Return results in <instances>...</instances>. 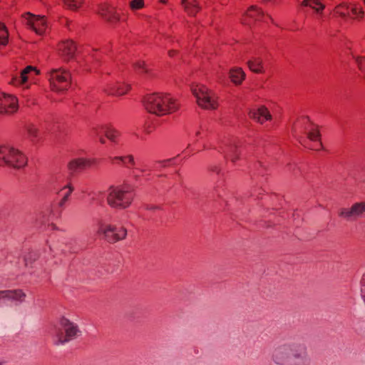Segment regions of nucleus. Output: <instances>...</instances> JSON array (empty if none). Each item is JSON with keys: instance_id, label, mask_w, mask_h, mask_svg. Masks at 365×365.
I'll return each instance as SVG.
<instances>
[{"instance_id": "nucleus-18", "label": "nucleus", "mask_w": 365, "mask_h": 365, "mask_svg": "<svg viewBox=\"0 0 365 365\" xmlns=\"http://www.w3.org/2000/svg\"><path fill=\"white\" fill-rule=\"evenodd\" d=\"M26 294L21 290H3L0 291V300L10 299L16 301H23Z\"/></svg>"}, {"instance_id": "nucleus-25", "label": "nucleus", "mask_w": 365, "mask_h": 365, "mask_svg": "<svg viewBox=\"0 0 365 365\" xmlns=\"http://www.w3.org/2000/svg\"><path fill=\"white\" fill-rule=\"evenodd\" d=\"M230 77L234 83L240 84L245 79V73L240 68H233L230 72Z\"/></svg>"}, {"instance_id": "nucleus-33", "label": "nucleus", "mask_w": 365, "mask_h": 365, "mask_svg": "<svg viewBox=\"0 0 365 365\" xmlns=\"http://www.w3.org/2000/svg\"><path fill=\"white\" fill-rule=\"evenodd\" d=\"M73 190V188L70 185H65L60 190L58 194H59V196L61 197L62 198H64V200H68Z\"/></svg>"}, {"instance_id": "nucleus-12", "label": "nucleus", "mask_w": 365, "mask_h": 365, "mask_svg": "<svg viewBox=\"0 0 365 365\" xmlns=\"http://www.w3.org/2000/svg\"><path fill=\"white\" fill-rule=\"evenodd\" d=\"M265 16L264 12L256 6H251L247 11L245 16L242 19V23L247 25H251L252 23L258 21H264Z\"/></svg>"}, {"instance_id": "nucleus-30", "label": "nucleus", "mask_w": 365, "mask_h": 365, "mask_svg": "<svg viewBox=\"0 0 365 365\" xmlns=\"http://www.w3.org/2000/svg\"><path fill=\"white\" fill-rule=\"evenodd\" d=\"M65 6L71 9L77 10L83 3V0H63Z\"/></svg>"}, {"instance_id": "nucleus-19", "label": "nucleus", "mask_w": 365, "mask_h": 365, "mask_svg": "<svg viewBox=\"0 0 365 365\" xmlns=\"http://www.w3.org/2000/svg\"><path fill=\"white\" fill-rule=\"evenodd\" d=\"M130 86L118 83V84H110L106 89L105 91L111 96H122L127 93L129 90Z\"/></svg>"}, {"instance_id": "nucleus-5", "label": "nucleus", "mask_w": 365, "mask_h": 365, "mask_svg": "<svg viewBox=\"0 0 365 365\" xmlns=\"http://www.w3.org/2000/svg\"><path fill=\"white\" fill-rule=\"evenodd\" d=\"M60 324L65 334L61 329L56 330L54 336L55 344H65L81 334V331L79 329L77 324L71 322L70 320L63 318L61 319Z\"/></svg>"}, {"instance_id": "nucleus-16", "label": "nucleus", "mask_w": 365, "mask_h": 365, "mask_svg": "<svg viewBox=\"0 0 365 365\" xmlns=\"http://www.w3.org/2000/svg\"><path fill=\"white\" fill-rule=\"evenodd\" d=\"M58 49L61 55L66 59L69 60L73 58L76 47L73 41H66L59 44Z\"/></svg>"}, {"instance_id": "nucleus-24", "label": "nucleus", "mask_w": 365, "mask_h": 365, "mask_svg": "<svg viewBox=\"0 0 365 365\" xmlns=\"http://www.w3.org/2000/svg\"><path fill=\"white\" fill-rule=\"evenodd\" d=\"M302 6L312 8L319 14H321L325 8V5L319 0H304L302 2Z\"/></svg>"}, {"instance_id": "nucleus-10", "label": "nucleus", "mask_w": 365, "mask_h": 365, "mask_svg": "<svg viewBox=\"0 0 365 365\" xmlns=\"http://www.w3.org/2000/svg\"><path fill=\"white\" fill-rule=\"evenodd\" d=\"M27 24L38 35H42L46 29V23L43 16H35L30 13L25 15Z\"/></svg>"}, {"instance_id": "nucleus-22", "label": "nucleus", "mask_w": 365, "mask_h": 365, "mask_svg": "<svg viewBox=\"0 0 365 365\" xmlns=\"http://www.w3.org/2000/svg\"><path fill=\"white\" fill-rule=\"evenodd\" d=\"M249 68L256 73H261L264 72L262 59L259 57H254L247 61Z\"/></svg>"}, {"instance_id": "nucleus-48", "label": "nucleus", "mask_w": 365, "mask_h": 365, "mask_svg": "<svg viewBox=\"0 0 365 365\" xmlns=\"http://www.w3.org/2000/svg\"><path fill=\"white\" fill-rule=\"evenodd\" d=\"M319 146L322 147V143L321 142L319 143Z\"/></svg>"}, {"instance_id": "nucleus-50", "label": "nucleus", "mask_w": 365, "mask_h": 365, "mask_svg": "<svg viewBox=\"0 0 365 365\" xmlns=\"http://www.w3.org/2000/svg\"><path fill=\"white\" fill-rule=\"evenodd\" d=\"M140 171L143 173V172H145V170L142 169V170H140Z\"/></svg>"}, {"instance_id": "nucleus-9", "label": "nucleus", "mask_w": 365, "mask_h": 365, "mask_svg": "<svg viewBox=\"0 0 365 365\" xmlns=\"http://www.w3.org/2000/svg\"><path fill=\"white\" fill-rule=\"evenodd\" d=\"M18 99L13 96L0 93V114L11 115L18 110Z\"/></svg>"}, {"instance_id": "nucleus-38", "label": "nucleus", "mask_w": 365, "mask_h": 365, "mask_svg": "<svg viewBox=\"0 0 365 365\" xmlns=\"http://www.w3.org/2000/svg\"><path fill=\"white\" fill-rule=\"evenodd\" d=\"M360 284H361V289H360L361 297L365 304V273L363 274V276L361 277Z\"/></svg>"}, {"instance_id": "nucleus-41", "label": "nucleus", "mask_w": 365, "mask_h": 365, "mask_svg": "<svg viewBox=\"0 0 365 365\" xmlns=\"http://www.w3.org/2000/svg\"><path fill=\"white\" fill-rule=\"evenodd\" d=\"M356 62H357V63H358V65L359 66V68L361 70H363L364 68H363V66H362V58H356Z\"/></svg>"}, {"instance_id": "nucleus-45", "label": "nucleus", "mask_w": 365, "mask_h": 365, "mask_svg": "<svg viewBox=\"0 0 365 365\" xmlns=\"http://www.w3.org/2000/svg\"><path fill=\"white\" fill-rule=\"evenodd\" d=\"M176 53V51L175 50H170L168 51V54L170 56H173V55Z\"/></svg>"}, {"instance_id": "nucleus-31", "label": "nucleus", "mask_w": 365, "mask_h": 365, "mask_svg": "<svg viewBox=\"0 0 365 365\" xmlns=\"http://www.w3.org/2000/svg\"><path fill=\"white\" fill-rule=\"evenodd\" d=\"M136 72L140 74H147L149 73V69L147 68L143 61H137L133 65Z\"/></svg>"}, {"instance_id": "nucleus-29", "label": "nucleus", "mask_w": 365, "mask_h": 365, "mask_svg": "<svg viewBox=\"0 0 365 365\" xmlns=\"http://www.w3.org/2000/svg\"><path fill=\"white\" fill-rule=\"evenodd\" d=\"M26 129L29 137L32 140H34V138H36L38 135V130L33 123H28L26 125Z\"/></svg>"}, {"instance_id": "nucleus-3", "label": "nucleus", "mask_w": 365, "mask_h": 365, "mask_svg": "<svg viewBox=\"0 0 365 365\" xmlns=\"http://www.w3.org/2000/svg\"><path fill=\"white\" fill-rule=\"evenodd\" d=\"M26 164L27 158L21 151L11 145H0V167L21 169Z\"/></svg>"}, {"instance_id": "nucleus-44", "label": "nucleus", "mask_w": 365, "mask_h": 365, "mask_svg": "<svg viewBox=\"0 0 365 365\" xmlns=\"http://www.w3.org/2000/svg\"><path fill=\"white\" fill-rule=\"evenodd\" d=\"M158 208H159V207L155 206V205H148L147 206V210H155Z\"/></svg>"}, {"instance_id": "nucleus-43", "label": "nucleus", "mask_w": 365, "mask_h": 365, "mask_svg": "<svg viewBox=\"0 0 365 365\" xmlns=\"http://www.w3.org/2000/svg\"><path fill=\"white\" fill-rule=\"evenodd\" d=\"M117 158H123V156H115V157H113V158H110V160L113 162V163H118V162H120V159H117Z\"/></svg>"}, {"instance_id": "nucleus-13", "label": "nucleus", "mask_w": 365, "mask_h": 365, "mask_svg": "<svg viewBox=\"0 0 365 365\" xmlns=\"http://www.w3.org/2000/svg\"><path fill=\"white\" fill-rule=\"evenodd\" d=\"M95 163V159L77 158L72 160L68 167L71 172L75 173L90 168Z\"/></svg>"}, {"instance_id": "nucleus-28", "label": "nucleus", "mask_w": 365, "mask_h": 365, "mask_svg": "<svg viewBox=\"0 0 365 365\" xmlns=\"http://www.w3.org/2000/svg\"><path fill=\"white\" fill-rule=\"evenodd\" d=\"M9 33L6 26L0 23V45L5 46L8 43Z\"/></svg>"}, {"instance_id": "nucleus-39", "label": "nucleus", "mask_w": 365, "mask_h": 365, "mask_svg": "<svg viewBox=\"0 0 365 365\" xmlns=\"http://www.w3.org/2000/svg\"><path fill=\"white\" fill-rule=\"evenodd\" d=\"M351 13L355 16V18H361L364 14V11L361 8L353 7L351 8Z\"/></svg>"}, {"instance_id": "nucleus-14", "label": "nucleus", "mask_w": 365, "mask_h": 365, "mask_svg": "<svg viewBox=\"0 0 365 365\" xmlns=\"http://www.w3.org/2000/svg\"><path fill=\"white\" fill-rule=\"evenodd\" d=\"M100 14L106 21L113 24L120 20V14L113 6H104L102 7Z\"/></svg>"}, {"instance_id": "nucleus-4", "label": "nucleus", "mask_w": 365, "mask_h": 365, "mask_svg": "<svg viewBox=\"0 0 365 365\" xmlns=\"http://www.w3.org/2000/svg\"><path fill=\"white\" fill-rule=\"evenodd\" d=\"M133 188L130 185L122 187H110L108 190V204L114 208L125 209L133 199Z\"/></svg>"}, {"instance_id": "nucleus-23", "label": "nucleus", "mask_w": 365, "mask_h": 365, "mask_svg": "<svg viewBox=\"0 0 365 365\" xmlns=\"http://www.w3.org/2000/svg\"><path fill=\"white\" fill-rule=\"evenodd\" d=\"M181 3L185 11L190 16H194L200 9L197 0H182Z\"/></svg>"}, {"instance_id": "nucleus-42", "label": "nucleus", "mask_w": 365, "mask_h": 365, "mask_svg": "<svg viewBox=\"0 0 365 365\" xmlns=\"http://www.w3.org/2000/svg\"><path fill=\"white\" fill-rule=\"evenodd\" d=\"M68 200H64V198H62L60 200L59 202H58V206L60 207H63L65 205V203Z\"/></svg>"}, {"instance_id": "nucleus-20", "label": "nucleus", "mask_w": 365, "mask_h": 365, "mask_svg": "<svg viewBox=\"0 0 365 365\" xmlns=\"http://www.w3.org/2000/svg\"><path fill=\"white\" fill-rule=\"evenodd\" d=\"M34 70H35V68H34L33 66H27L26 68H24V70H22L21 71L19 76H13L10 83L14 86H19V85L24 84L27 81L28 73Z\"/></svg>"}, {"instance_id": "nucleus-17", "label": "nucleus", "mask_w": 365, "mask_h": 365, "mask_svg": "<svg viewBox=\"0 0 365 365\" xmlns=\"http://www.w3.org/2000/svg\"><path fill=\"white\" fill-rule=\"evenodd\" d=\"M212 149H217L220 153H225L226 156H228L232 162L238 158L237 145L235 143H229L225 146H220L218 148L215 147H210Z\"/></svg>"}, {"instance_id": "nucleus-49", "label": "nucleus", "mask_w": 365, "mask_h": 365, "mask_svg": "<svg viewBox=\"0 0 365 365\" xmlns=\"http://www.w3.org/2000/svg\"><path fill=\"white\" fill-rule=\"evenodd\" d=\"M267 18L270 19L272 20V18L269 16H267Z\"/></svg>"}, {"instance_id": "nucleus-46", "label": "nucleus", "mask_w": 365, "mask_h": 365, "mask_svg": "<svg viewBox=\"0 0 365 365\" xmlns=\"http://www.w3.org/2000/svg\"><path fill=\"white\" fill-rule=\"evenodd\" d=\"M200 135V132L198 130L196 132L195 135L199 136Z\"/></svg>"}, {"instance_id": "nucleus-36", "label": "nucleus", "mask_w": 365, "mask_h": 365, "mask_svg": "<svg viewBox=\"0 0 365 365\" xmlns=\"http://www.w3.org/2000/svg\"><path fill=\"white\" fill-rule=\"evenodd\" d=\"M143 0H133L130 2V5L132 9H139L143 6Z\"/></svg>"}, {"instance_id": "nucleus-32", "label": "nucleus", "mask_w": 365, "mask_h": 365, "mask_svg": "<svg viewBox=\"0 0 365 365\" xmlns=\"http://www.w3.org/2000/svg\"><path fill=\"white\" fill-rule=\"evenodd\" d=\"M92 203H97L99 205L103 204V192L102 191H97L94 192L91 194V198Z\"/></svg>"}, {"instance_id": "nucleus-27", "label": "nucleus", "mask_w": 365, "mask_h": 365, "mask_svg": "<svg viewBox=\"0 0 365 365\" xmlns=\"http://www.w3.org/2000/svg\"><path fill=\"white\" fill-rule=\"evenodd\" d=\"M23 257L25 265L29 266L38 258V254L34 251H29L25 252Z\"/></svg>"}, {"instance_id": "nucleus-40", "label": "nucleus", "mask_w": 365, "mask_h": 365, "mask_svg": "<svg viewBox=\"0 0 365 365\" xmlns=\"http://www.w3.org/2000/svg\"><path fill=\"white\" fill-rule=\"evenodd\" d=\"M171 159H168V160H160V161H158L156 163L160 165V166L162 167H165L167 166V163L170 161Z\"/></svg>"}, {"instance_id": "nucleus-35", "label": "nucleus", "mask_w": 365, "mask_h": 365, "mask_svg": "<svg viewBox=\"0 0 365 365\" xmlns=\"http://www.w3.org/2000/svg\"><path fill=\"white\" fill-rule=\"evenodd\" d=\"M347 10L348 7L346 5H339L335 8L334 11L341 17H346L347 16Z\"/></svg>"}, {"instance_id": "nucleus-7", "label": "nucleus", "mask_w": 365, "mask_h": 365, "mask_svg": "<svg viewBox=\"0 0 365 365\" xmlns=\"http://www.w3.org/2000/svg\"><path fill=\"white\" fill-rule=\"evenodd\" d=\"M50 83L53 91L61 92L68 90L71 83L69 71L59 68H54L50 73Z\"/></svg>"}, {"instance_id": "nucleus-37", "label": "nucleus", "mask_w": 365, "mask_h": 365, "mask_svg": "<svg viewBox=\"0 0 365 365\" xmlns=\"http://www.w3.org/2000/svg\"><path fill=\"white\" fill-rule=\"evenodd\" d=\"M93 134L99 138V141L101 144L106 143V140L104 138H103L101 135L102 130H101V126L99 128H93Z\"/></svg>"}, {"instance_id": "nucleus-47", "label": "nucleus", "mask_w": 365, "mask_h": 365, "mask_svg": "<svg viewBox=\"0 0 365 365\" xmlns=\"http://www.w3.org/2000/svg\"><path fill=\"white\" fill-rule=\"evenodd\" d=\"M215 193L217 194V196H219V197L220 196V194L217 192V190H215Z\"/></svg>"}, {"instance_id": "nucleus-15", "label": "nucleus", "mask_w": 365, "mask_h": 365, "mask_svg": "<svg viewBox=\"0 0 365 365\" xmlns=\"http://www.w3.org/2000/svg\"><path fill=\"white\" fill-rule=\"evenodd\" d=\"M250 117L260 123H263L265 120H271L272 115L267 110V108L261 106L257 110H251L249 113Z\"/></svg>"}, {"instance_id": "nucleus-1", "label": "nucleus", "mask_w": 365, "mask_h": 365, "mask_svg": "<svg viewBox=\"0 0 365 365\" xmlns=\"http://www.w3.org/2000/svg\"><path fill=\"white\" fill-rule=\"evenodd\" d=\"M271 358L276 365H309L311 362L307 344L297 341L277 346Z\"/></svg>"}, {"instance_id": "nucleus-21", "label": "nucleus", "mask_w": 365, "mask_h": 365, "mask_svg": "<svg viewBox=\"0 0 365 365\" xmlns=\"http://www.w3.org/2000/svg\"><path fill=\"white\" fill-rule=\"evenodd\" d=\"M101 130L108 140L111 142L117 143L118 138L120 135L118 130L109 125H101Z\"/></svg>"}, {"instance_id": "nucleus-11", "label": "nucleus", "mask_w": 365, "mask_h": 365, "mask_svg": "<svg viewBox=\"0 0 365 365\" xmlns=\"http://www.w3.org/2000/svg\"><path fill=\"white\" fill-rule=\"evenodd\" d=\"M364 213H365V202H361L354 204L349 210L341 209L339 212V216L351 220L362 216Z\"/></svg>"}, {"instance_id": "nucleus-8", "label": "nucleus", "mask_w": 365, "mask_h": 365, "mask_svg": "<svg viewBox=\"0 0 365 365\" xmlns=\"http://www.w3.org/2000/svg\"><path fill=\"white\" fill-rule=\"evenodd\" d=\"M98 232L110 243H114L125 238L127 230L124 227L117 228L112 225L101 224Z\"/></svg>"}, {"instance_id": "nucleus-2", "label": "nucleus", "mask_w": 365, "mask_h": 365, "mask_svg": "<svg viewBox=\"0 0 365 365\" xmlns=\"http://www.w3.org/2000/svg\"><path fill=\"white\" fill-rule=\"evenodd\" d=\"M145 109L150 113L164 115L178 109V104L166 93H153L145 97L144 101Z\"/></svg>"}, {"instance_id": "nucleus-6", "label": "nucleus", "mask_w": 365, "mask_h": 365, "mask_svg": "<svg viewBox=\"0 0 365 365\" xmlns=\"http://www.w3.org/2000/svg\"><path fill=\"white\" fill-rule=\"evenodd\" d=\"M193 96L197 103L204 109L215 110L217 108V102L215 94L204 85H196L192 88Z\"/></svg>"}, {"instance_id": "nucleus-26", "label": "nucleus", "mask_w": 365, "mask_h": 365, "mask_svg": "<svg viewBox=\"0 0 365 365\" xmlns=\"http://www.w3.org/2000/svg\"><path fill=\"white\" fill-rule=\"evenodd\" d=\"M117 159L120 160V163L128 168H132L135 165V161L134 156L133 155H127L123 156V158H117Z\"/></svg>"}, {"instance_id": "nucleus-34", "label": "nucleus", "mask_w": 365, "mask_h": 365, "mask_svg": "<svg viewBox=\"0 0 365 365\" xmlns=\"http://www.w3.org/2000/svg\"><path fill=\"white\" fill-rule=\"evenodd\" d=\"M307 137L312 141H317L319 140L320 133L317 129H312L307 133Z\"/></svg>"}]
</instances>
